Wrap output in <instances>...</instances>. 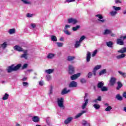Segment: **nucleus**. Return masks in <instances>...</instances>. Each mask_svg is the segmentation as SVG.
I'll return each instance as SVG.
<instances>
[{"mask_svg": "<svg viewBox=\"0 0 126 126\" xmlns=\"http://www.w3.org/2000/svg\"><path fill=\"white\" fill-rule=\"evenodd\" d=\"M123 96L126 99V92L123 93Z\"/></svg>", "mask_w": 126, "mask_h": 126, "instance_id": "obj_61", "label": "nucleus"}, {"mask_svg": "<svg viewBox=\"0 0 126 126\" xmlns=\"http://www.w3.org/2000/svg\"><path fill=\"white\" fill-rule=\"evenodd\" d=\"M21 67V64H18L17 65L14 67V71H16V70H18L19 68Z\"/></svg>", "mask_w": 126, "mask_h": 126, "instance_id": "obj_21", "label": "nucleus"}, {"mask_svg": "<svg viewBox=\"0 0 126 126\" xmlns=\"http://www.w3.org/2000/svg\"><path fill=\"white\" fill-rule=\"evenodd\" d=\"M118 53L124 54V53H126V47H123L120 50L118 51Z\"/></svg>", "mask_w": 126, "mask_h": 126, "instance_id": "obj_20", "label": "nucleus"}, {"mask_svg": "<svg viewBox=\"0 0 126 126\" xmlns=\"http://www.w3.org/2000/svg\"><path fill=\"white\" fill-rule=\"evenodd\" d=\"M24 53V54L21 56V58H24L25 60H27V59H28V57H27V53H28V51L27 50H25Z\"/></svg>", "mask_w": 126, "mask_h": 126, "instance_id": "obj_14", "label": "nucleus"}, {"mask_svg": "<svg viewBox=\"0 0 126 126\" xmlns=\"http://www.w3.org/2000/svg\"><path fill=\"white\" fill-rule=\"evenodd\" d=\"M22 1H23V2H24V3H25V4H29V3H30V2H28L25 0H21Z\"/></svg>", "mask_w": 126, "mask_h": 126, "instance_id": "obj_51", "label": "nucleus"}, {"mask_svg": "<svg viewBox=\"0 0 126 126\" xmlns=\"http://www.w3.org/2000/svg\"><path fill=\"white\" fill-rule=\"evenodd\" d=\"M69 88H74L77 87V83L74 81H72L69 84Z\"/></svg>", "mask_w": 126, "mask_h": 126, "instance_id": "obj_4", "label": "nucleus"}, {"mask_svg": "<svg viewBox=\"0 0 126 126\" xmlns=\"http://www.w3.org/2000/svg\"><path fill=\"white\" fill-rule=\"evenodd\" d=\"M80 43L81 42L79 41V40L76 42V43L75 44V48H76V49H77V48H78V47L80 46Z\"/></svg>", "mask_w": 126, "mask_h": 126, "instance_id": "obj_30", "label": "nucleus"}, {"mask_svg": "<svg viewBox=\"0 0 126 126\" xmlns=\"http://www.w3.org/2000/svg\"><path fill=\"white\" fill-rule=\"evenodd\" d=\"M70 28V26H69L68 25H66L64 27V30H66V29H67V28Z\"/></svg>", "mask_w": 126, "mask_h": 126, "instance_id": "obj_55", "label": "nucleus"}, {"mask_svg": "<svg viewBox=\"0 0 126 126\" xmlns=\"http://www.w3.org/2000/svg\"><path fill=\"white\" fill-rule=\"evenodd\" d=\"M80 76V73H78L77 74H74L71 76V80H75L77 78H78Z\"/></svg>", "mask_w": 126, "mask_h": 126, "instance_id": "obj_8", "label": "nucleus"}, {"mask_svg": "<svg viewBox=\"0 0 126 126\" xmlns=\"http://www.w3.org/2000/svg\"><path fill=\"white\" fill-rule=\"evenodd\" d=\"M27 66H28V64H24L22 66V69H25V68H27Z\"/></svg>", "mask_w": 126, "mask_h": 126, "instance_id": "obj_47", "label": "nucleus"}, {"mask_svg": "<svg viewBox=\"0 0 126 126\" xmlns=\"http://www.w3.org/2000/svg\"><path fill=\"white\" fill-rule=\"evenodd\" d=\"M126 57V54L125 53H122L120 55H118L116 57L117 60H121V59H124V58Z\"/></svg>", "mask_w": 126, "mask_h": 126, "instance_id": "obj_17", "label": "nucleus"}, {"mask_svg": "<svg viewBox=\"0 0 126 126\" xmlns=\"http://www.w3.org/2000/svg\"><path fill=\"white\" fill-rule=\"evenodd\" d=\"M88 101H89V99H85V100H84L85 103H83V105H82V109L83 110H84V109L86 108V106L88 105Z\"/></svg>", "mask_w": 126, "mask_h": 126, "instance_id": "obj_10", "label": "nucleus"}, {"mask_svg": "<svg viewBox=\"0 0 126 126\" xmlns=\"http://www.w3.org/2000/svg\"><path fill=\"white\" fill-rule=\"evenodd\" d=\"M54 70H55L54 69H49L45 70V72L46 73H48V74H51V73H53L54 72Z\"/></svg>", "mask_w": 126, "mask_h": 126, "instance_id": "obj_26", "label": "nucleus"}, {"mask_svg": "<svg viewBox=\"0 0 126 126\" xmlns=\"http://www.w3.org/2000/svg\"><path fill=\"white\" fill-rule=\"evenodd\" d=\"M112 109H113L112 106H107V107L105 109V111L106 112H110V111H111V110H112Z\"/></svg>", "mask_w": 126, "mask_h": 126, "instance_id": "obj_38", "label": "nucleus"}, {"mask_svg": "<svg viewBox=\"0 0 126 126\" xmlns=\"http://www.w3.org/2000/svg\"><path fill=\"white\" fill-rule=\"evenodd\" d=\"M84 39H85V36H84V35H83V36H82L81 37H80V39H79V42H82L83 41V40H84Z\"/></svg>", "mask_w": 126, "mask_h": 126, "instance_id": "obj_45", "label": "nucleus"}, {"mask_svg": "<svg viewBox=\"0 0 126 126\" xmlns=\"http://www.w3.org/2000/svg\"><path fill=\"white\" fill-rule=\"evenodd\" d=\"M86 113V111H82L81 113H78L75 116V119H78L79 117H81L83 114H85Z\"/></svg>", "mask_w": 126, "mask_h": 126, "instance_id": "obj_18", "label": "nucleus"}, {"mask_svg": "<svg viewBox=\"0 0 126 126\" xmlns=\"http://www.w3.org/2000/svg\"><path fill=\"white\" fill-rule=\"evenodd\" d=\"M7 46V44H6V42H4L3 43V44L1 45V47L3 48V49H5Z\"/></svg>", "mask_w": 126, "mask_h": 126, "instance_id": "obj_40", "label": "nucleus"}, {"mask_svg": "<svg viewBox=\"0 0 126 126\" xmlns=\"http://www.w3.org/2000/svg\"><path fill=\"white\" fill-rule=\"evenodd\" d=\"M31 26L32 28H35V27H36V25H35V24H32Z\"/></svg>", "mask_w": 126, "mask_h": 126, "instance_id": "obj_64", "label": "nucleus"}, {"mask_svg": "<svg viewBox=\"0 0 126 126\" xmlns=\"http://www.w3.org/2000/svg\"><path fill=\"white\" fill-rule=\"evenodd\" d=\"M101 91L102 92H105V91H108V88H107V87H103L101 89Z\"/></svg>", "mask_w": 126, "mask_h": 126, "instance_id": "obj_39", "label": "nucleus"}, {"mask_svg": "<svg viewBox=\"0 0 126 126\" xmlns=\"http://www.w3.org/2000/svg\"><path fill=\"white\" fill-rule=\"evenodd\" d=\"M64 33H65L66 35H70V32H69L68 31H64Z\"/></svg>", "mask_w": 126, "mask_h": 126, "instance_id": "obj_52", "label": "nucleus"}, {"mask_svg": "<svg viewBox=\"0 0 126 126\" xmlns=\"http://www.w3.org/2000/svg\"><path fill=\"white\" fill-rule=\"evenodd\" d=\"M57 45L58 47H62L63 45V43L61 42H57Z\"/></svg>", "mask_w": 126, "mask_h": 126, "instance_id": "obj_44", "label": "nucleus"}, {"mask_svg": "<svg viewBox=\"0 0 126 126\" xmlns=\"http://www.w3.org/2000/svg\"><path fill=\"white\" fill-rule=\"evenodd\" d=\"M75 70H74V67L72 66V65H69L68 66V73L70 75H72V74H74Z\"/></svg>", "mask_w": 126, "mask_h": 126, "instance_id": "obj_2", "label": "nucleus"}, {"mask_svg": "<svg viewBox=\"0 0 126 126\" xmlns=\"http://www.w3.org/2000/svg\"><path fill=\"white\" fill-rule=\"evenodd\" d=\"M8 97H9V94L5 93L2 99V100H7V99H8Z\"/></svg>", "mask_w": 126, "mask_h": 126, "instance_id": "obj_27", "label": "nucleus"}, {"mask_svg": "<svg viewBox=\"0 0 126 126\" xmlns=\"http://www.w3.org/2000/svg\"><path fill=\"white\" fill-rule=\"evenodd\" d=\"M97 101H102V97L101 96H99L97 97Z\"/></svg>", "mask_w": 126, "mask_h": 126, "instance_id": "obj_59", "label": "nucleus"}, {"mask_svg": "<svg viewBox=\"0 0 126 126\" xmlns=\"http://www.w3.org/2000/svg\"><path fill=\"white\" fill-rule=\"evenodd\" d=\"M74 59H75V57L69 56L67 57V61H68V62H71V61H73Z\"/></svg>", "mask_w": 126, "mask_h": 126, "instance_id": "obj_22", "label": "nucleus"}, {"mask_svg": "<svg viewBox=\"0 0 126 126\" xmlns=\"http://www.w3.org/2000/svg\"><path fill=\"white\" fill-rule=\"evenodd\" d=\"M122 1L120 0H115V3H121Z\"/></svg>", "mask_w": 126, "mask_h": 126, "instance_id": "obj_56", "label": "nucleus"}, {"mask_svg": "<svg viewBox=\"0 0 126 126\" xmlns=\"http://www.w3.org/2000/svg\"><path fill=\"white\" fill-rule=\"evenodd\" d=\"M107 72V71L106 69H103L101 71H100L99 73V75H102V74H104Z\"/></svg>", "mask_w": 126, "mask_h": 126, "instance_id": "obj_35", "label": "nucleus"}, {"mask_svg": "<svg viewBox=\"0 0 126 126\" xmlns=\"http://www.w3.org/2000/svg\"><path fill=\"white\" fill-rule=\"evenodd\" d=\"M52 93H53V87H51L50 91L49 94H52Z\"/></svg>", "mask_w": 126, "mask_h": 126, "instance_id": "obj_63", "label": "nucleus"}, {"mask_svg": "<svg viewBox=\"0 0 126 126\" xmlns=\"http://www.w3.org/2000/svg\"><path fill=\"white\" fill-rule=\"evenodd\" d=\"M113 8L116 10V11H118V10H121V7H117L116 6H113Z\"/></svg>", "mask_w": 126, "mask_h": 126, "instance_id": "obj_43", "label": "nucleus"}, {"mask_svg": "<svg viewBox=\"0 0 126 126\" xmlns=\"http://www.w3.org/2000/svg\"><path fill=\"white\" fill-rule=\"evenodd\" d=\"M110 14L112 16H115L117 14V11H112L110 12Z\"/></svg>", "mask_w": 126, "mask_h": 126, "instance_id": "obj_46", "label": "nucleus"}, {"mask_svg": "<svg viewBox=\"0 0 126 126\" xmlns=\"http://www.w3.org/2000/svg\"><path fill=\"white\" fill-rule=\"evenodd\" d=\"M82 126H90V123H88L87 121L83 120L82 123Z\"/></svg>", "mask_w": 126, "mask_h": 126, "instance_id": "obj_19", "label": "nucleus"}, {"mask_svg": "<svg viewBox=\"0 0 126 126\" xmlns=\"http://www.w3.org/2000/svg\"><path fill=\"white\" fill-rule=\"evenodd\" d=\"M91 59V53L89 52H88V53L87 55V58H86V61L87 63H89V62H90Z\"/></svg>", "mask_w": 126, "mask_h": 126, "instance_id": "obj_16", "label": "nucleus"}, {"mask_svg": "<svg viewBox=\"0 0 126 126\" xmlns=\"http://www.w3.org/2000/svg\"><path fill=\"white\" fill-rule=\"evenodd\" d=\"M14 49L15 50V51H18V52H23V48L18 45L15 46L14 47Z\"/></svg>", "mask_w": 126, "mask_h": 126, "instance_id": "obj_9", "label": "nucleus"}, {"mask_svg": "<svg viewBox=\"0 0 126 126\" xmlns=\"http://www.w3.org/2000/svg\"><path fill=\"white\" fill-rule=\"evenodd\" d=\"M71 121H72V117H68L64 121V123L65 125H68V124H69Z\"/></svg>", "mask_w": 126, "mask_h": 126, "instance_id": "obj_15", "label": "nucleus"}, {"mask_svg": "<svg viewBox=\"0 0 126 126\" xmlns=\"http://www.w3.org/2000/svg\"><path fill=\"white\" fill-rule=\"evenodd\" d=\"M39 84L40 86H43L44 83H43V81H40L39 82Z\"/></svg>", "mask_w": 126, "mask_h": 126, "instance_id": "obj_62", "label": "nucleus"}, {"mask_svg": "<svg viewBox=\"0 0 126 126\" xmlns=\"http://www.w3.org/2000/svg\"><path fill=\"white\" fill-rule=\"evenodd\" d=\"M14 65L12 64L11 66L8 67L7 69V71L8 73H10V72H12V71H14Z\"/></svg>", "mask_w": 126, "mask_h": 126, "instance_id": "obj_6", "label": "nucleus"}, {"mask_svg": "<svg viewBox=\"0 0 126 126\" xmlns=\"http://www.w3.org/2000/svg\"><path fill=\"white\" fill-rule=\"evenodd\" d=\"M103 86H104V84L101 82H100L97 84V88L101 89Z\"/></svg>", "mask_w": 126, "mask_h": 126, "instance_id": "obj_28", "label": "nucleus"}, {"mask_svg": "<svg viewBox=\"0 0 126 126\" xmlns=\"http://www.w3.org/2000/svg\"><path fill=\"white\" fill-rule=\"evenodd\" d=\"M70 91L69 90L68 91L66 90V88H64L61 94L62 95H64V94H67L68 92Z\"/></svg>", "mask_w": 126, "mask_h": 126, "instance_id": "obj_23", "label": "nucleus"}, {"mask_svg": "<svg viewBox=\"0 0 126 126\" xmlns=\"http://www.w3.org/2000/svg\"><path fill=\"white\" fill-rule=\"evenodd\" d=\"M92 75H93V74L91 72H89L88 74V78H91V77H92Z\"/></svg>", "mask_w": 126, "mask_h": 126, "instance_id": "obj_50", "label": "nucleus"}, {"mask_svg": "<svg viewBox=\"0 0 126 126\" xmlns=\"http://www.w3.org/2000/svg\"><path fill=\"white\" fill-rule=\"evenodd\" d=\"M97 70H95V69L94 68V70H93V73L94 76H96V71Z\"/></svg>", "mask_w": 126, "mask_h": 126, "instance_id": "obj_53", "label": "nucleus"}, {"mask_svg": "<svg viewBox=\"0 0 126 126\" xmlns=\"http://www.w3.org/2000/svg\"><path fill=\"white\" fill-rule=\"evenodd\" d=\"M117 44L118 45H123L124 44V40H123V39H121V37H120V38H118L117 40Z\"/></svg>", "mask_w": 126, "mask_h": 126, "instance_id": "obj_13", "label": "nucleus"}, {"mask_svg": "<svg viewBox=\"0 0 126 126\" xmlns=\"http://www.w3.org/2000/svg\"><path fill=\"white\" fill-rule=\"evenodd\" d=\"M94 108L96 109V110H99L100 109V105L98 104H95L94 105Z\"/></svg>", "mask_w": 126, "mask_h": 126, "instance_id": "obj_37", "label": "nucleus"}, {"mask_svg": "<svg viewBox=\"0 0 126 126\" xmlns=\"http://www.w3.org/2000/svg\"><path fill=\"white\" fill-rule=\"evenodd\" d=\"M97 53H98V50H95L94 52L93 53V54H92V57H95V56H96V55L97 54Z\"/></svg>", "mask_w": 126, "mask_h": 126, "instance_id": "obj_41", "label": "nucleus"}, {"mask_svg": "<svg viewBox=\"0 0 126 126\" xmlns=\"http://www.w3.org/2000/svg\"><path fill=\"white\" fill-rule=\"evenodd\" d=\"M117 81V79L115 77H111L110 80V83L111 86H114L116 84V81Z\"/></svg>", "mask_w": 126, "mask_h": 126, "instance_id": "obj_5", "label": "nucleus"}, {"mask_svg": "<svg viewBox=\"0 0 126 126\" xmlns=\"http://www.w3.org/2000/svg\"><path fill=\"white\" fill-rule=\"evenodd\" d=\"M123 83L122 82L118 81L117 82V87H116V90H120L122 87H123Z\"/></svg>", "mask_w": 126, "mask_h": 126, "instance_id": "obj_11", "label": "nucleus"}, {"mask_svg": "<svg viewBox=\"0 0 126 126\" xmlns=\"http://www.w3.org/2000/svg\"><path fill=\"white\" fill-rule=\"evenodd\" d=\"M63 101H64V99L63 97L57 98L58 105L60 108H63L64 107V105H63Z\"/></svg>", "mask_w": 126, "mask_h": 126, "instance_id": "obj_1", "label": "nucleus"}, {"mask_svg": "<svg viewBox=\"0 0 126 126\" xmlns=\"http://www.w3.org/2000/svg\"><path fill=\"white\" fill-rule=\"evenodd\" d=\"M51 41H53L54 42H57V41H58L57 36H56L55 35H51Z\"/></svg>", "mask_w": 126, "mask_h": 126, "instance_id": "obj_29", "label": "nucleus"}, {"mask_svg": "<svg viewBox=\"0 0 126 126\" xmlns=\"http://www.w3.org/2000/svg\"><path fill=\"white\" fill-rule=\"evenodd\" d=\"M33 16V15L32 14L28 13L27 14V17H32Z\"/></svg>", "mask_w": 126, "mask_h": 126, "instance_id": "obj_54", "label": "nucleus"}, {"mask_svg": "<svg viewBox=\"0 0 126 126\" xmlns=\"http://www.w3.org/2000/svg\"><path fill=\"white\" fill-rule=\"evenodd\" d=\"M80 28V26L77 25L76 27H74L72 28V31H77L78 29H79Z\"/></svg>", "mask_w": 126, "mask_h": 126, "instance_id": "obj_32", "label": "nucleus"}, {"mask_svg": "<svg viewBox=\"0 0 126 126\" xmlns=\"http://www.w3.org/2000/svg\"><path fill=\"white\" fill-rule=\"evenodd\" d=\"M77 22H78V21L76 20V19H73L72 18L68 19V23L69 24L72 23V24L74 25L75 24H76Z\"/></svg>", "mask_w": 126, "mask_h": 126, "instance_id": "obj_3", "label": "nucleus"}, {"mask_svg": "<svg viewBox=\"0 0 126 126\" xmlns=\"http://www.w3.org/2000/svg\"><path fill=\"white\" fill-rule=\"evenodd\" d=\"M80 82L82 84L86 83V80L84 78L81 79Z\"/></svg>", "mask_w": 126, "mask_h": 126, "instance_id": "obj_48", "label": "nucleus"}, {"mask_svg": "<svg viewBox=\"0 0 126 126\" xmlns=\"http://www.w3.org/2000/svg\"><path fill=\"white\" fill-rule=\"evenodd\" d=\"M46 78H47V80H51V76H50L49 75L46 76Z\"/></svg>", "mask_w": 126, "mask_h": 126, "instance_id": "obj_60", "label": "nucleus"}, {"mask_svg": "<svg viewBox=\"0 0 126 126\" xmlns=\"http://www.w3.org/2000/svg\"><path fill=\"white\" fill-rule=\"evenodd\" d=\"M96 17H98L99 19L98 20V21H100V22H101V23H104L105 22V20H101L103 19V16L101 14H97L95 15Z\"/></svg>", "mask_w": 126, "mask_h": 126, "instance_id": "obj_7", "label": "nucleus"}, {"mask_svg": "<svg viewBox=\"0 0 126 126\" xmlns=\"http://www.w3.org/2000/svg\"><path fill=\"white\" fill-rule=\"evenodd\" d=\"M120 39H122V40L124 41V40H125V39H126V36H120Z\"/></svg>", "mask_w": 126, "mask_h": 126, "instance_id": "obj_58", "label": "nucleus"}, {"mask_svg": "<svg viewBox=\"0 0 126 126\" xmlns=\"http://www.w3.org/2000/svg\"><path fill=\"white\" fill-rule=\"evenodd\" d=\"M101 65H97L94 67V69H95L96 70H98V69H100L101 68Z\"/></svg>", "mask_w": 126, "mask_h": 126, "instance_id": "obj_42", "label": "nucleus"}, {"mask_svg": "<svg viewBox=\"0 0 126 126\" xmlns=\"http://www.w3.org/2000/svg\"><path fill=\"white\" fill-rule=\"evenodd\" d=\"M73 1H75V0H66L64 1V3H66V2H68V3L72 2Z\"/></svg>", "mask_w": 126, "mask_h": 126, "instance_id": "obj_49", "label": "nucleus"}, {"mask_svg": "<svg viewBox=\"0 0 126 126\" xmlns=\"http://www.w3.org/2000/svg\"><path fill=\"white\" fill-rule=\"evenodd\" d=\"M116 98L119 100V101H122L123 100V97L121 96L120 94H117L116 95Z\"/></svg>", "mask_w": 126, "mask_h": 126, "instance_id": "obj_33", "label": "nucleus"}, {"mask_svg": "<svg viewBox=\"0 0 126 126\" xmlns=\"http://www.w3.org/2000/svg\"><path fill=\"white\" fill-rule=\"evenodd\" d=\"M106 45L107 47H109V48H113V45H114V43L112 41H109L106 42Z\"/></svg>", "mask_w": 126, "mask_h": 126, "instance_id": "obj_25", "label": "nucleus"}, {"mask_svg": "<svg viewBox=\"0 0 126 126\" xmlns=\"http://www.w3.org/2000/svg\"><path fill=\"white\" fill-rule=\"evenodd\" d=\"M23 86H27V85H28V83L23 82Z\"/></svg>", "mask_w": 126, "mask_h": 126, "instance_id": "obj_57", "label": "nucleus"}, {"mask_svg": "<svg viewBox=\"0 0 126 126\" xmlns=\"http://www.w3.org/2000/svg\"><path fill=\"white\" fill-rule=\"evenodd\" d=\"M112 33V31L110 30L106 29L104 31V32L103 33L104 35H108L109 34H111Z\"/></svg>", "mask_w": 126, "mask_h": 126, "instance_id": "obj_24", "label": "nucleus"}, {"mask_svg": "<svg viewBox=\"0 0 126 126\" xmlns=\"http://www.w3.org/2000/svg\"><path fill=\"white\" fill-rule=\"evenodd\" d=\"M9 34H14L15 33V29H11L8 31Z\"/></svg>", "mask_w": 126, "mask_h": 126, "instance_id": "obj_31", "label": "nucleus"}, {"mask_svg": "<svg viewBox=\"0 0 126 126\" xmlns=\"http://www.w3.org/2000/svg\"><path fill=\"white\" fill-rule=\"evenodd\" d=\"M118 73L120 74V75H122L123 77H126V73L123 72L121 71H119Z\"/></svg>", "mask_w": 126, "mask_h": 126, "instance_id": "obj_34", "label": "nucleus"}, {"mask_svg": "<svg viewBox=\"0 0 126 126\" xmlns=\"http://www.w3.org/2000/svg\"><path fill=\"white\" fill-rule=\"evenodd\" d=\"M32 121L34 123H39L40 121V118L38 116H34L32 118Z\"/></svg>", "mask_w": 126, "mask_h": 126, "instance_id": "obj_12", "label": "nucleus"}, {"mask_svg": "<svg viewBox=\"0 0 126 126\" xmlns=\"http://www.w3.org/2000/svg\"><path fill=\"white\" fill-rule=\"evenodd\" d=\"M55 57V54H53L51 53H50L48 56L47 58L48 59H53Z\"/></svg>", "mask_w": 126, "mask_h": 126, "instance_id": "obj_36", "label": "nucleus"}]
</instances>
